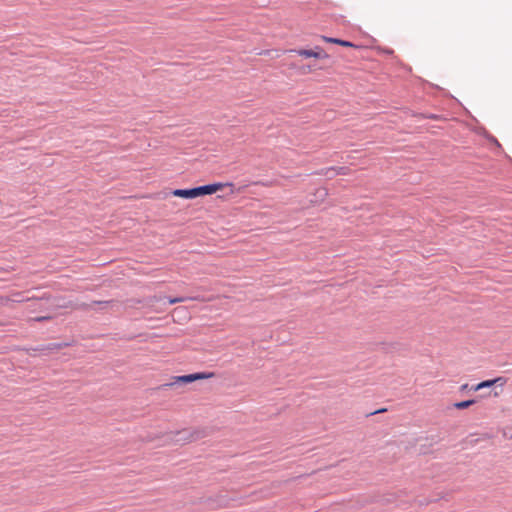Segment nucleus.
Wrapping results in <instances>:
<instances>
[{"label":"nucleus","instance_id":"nucleus-4","mask_svg":"<svg viewBox=\"0 0 512 512\" xmlns=\"http://www.w3.org/2000/svg\"><path fill=\"white\" fill-rule=\"evenodd\" d=\"M505 383H506V379L504 377H497L492 380H486V381L480 382L479 384H477L474 387V391H478L483 388H488L495 384H499L500 386H503V385H505Z\"/></svg>","mask_w":512,"mask_h":512},{"label":"nucleus","instance_id":"nucleus-16","mask_svg":"<svg viewBox=\"0 0 512 512\" xmlns=\"http://www.w3.org/2000/svg\"><path fill=\"white\" fill-rule=\"evenodd\" d=\"M192 439V435H190L189 437H186V440H191Z\"/></svg>","mask_w":512,"mask_h":512},{"label":"nucleus","instance_id":"nucleus-7","mask_svg":"<svg viewBox=\"0 0 512 512\" xmlns=\"http://www.w3.org/2000/svg\"><path fill=\"white\" fill-rule=\"evenodd\" d=\"M293 52L297 53L299 56H303L306 58L314 57V58H321V51L316 50H308V49H300V50H293Z\"/></svg>","mask_w":512,"mask_h":512},{"label":"nucleus","instance_id":"nucleus-3","mask_svg":"<svg viewBox=\"0 0 512 512\" xmlns=\"http://www.w3.org/2000/svg\"><path fill=\"white\" fill-rule=\"evenodd\" d=\"M43 300H49V297H41V298H26V301L27 302H30L29 304V309L32 311V312H36V311H44L45 308L43 307V304H42V301Z\"/></svg>","mask_w":512,"mask_h":512},{"label":"nucleus","instance_id":"nucleus-11","mask_svg":"<svg viewBox=\"0 0 512 512\" xmlns=\"http://www.w3.org/2000/svg\"><path fill=\"white\" fill-rule=\"evenodd\" d=\"M334 172H336V174L339 175H349L351 174V169L347 166H336V170H333Z\"/></svg>","mask_w":512,"mask_h":512},{"label":"nucleus","instance_id":"nucleus-15","mask_svg":"<svg viewBox=\"0 0 512 512\" xmlns=\"http://www.w3.org/2000/svg\"><path fill=\"white\" fill-rule=\"evenodd\" d=\"M21 295H22L21 293H15L14 296H16L17 298L13 299L12 301H14V302H24V301H26V299L20 298Z\"/></svg>","mask_w":512,"mask_h":512},{"label":"nucleus","instance_id":"nucleus-9","mask_svg":"<svg viewBox=\"0 0 512 512\" xmlns=\"http://www.w3.org/2000/svg\"><path fill=\"white\" fill-rule=\"evenodd\" d=\"M324 41L328 42V43H334V44H338V45H341V46H344V47H354L355 45L349 41H345V40H341V39H337V38H329V37H323Z\"/></svg>","mask_w":512,"mask_h":512},{"label":"nucleus","instance_id":"nucleus-14","mask_svg":"<svg viewBox=\"0 0 512 512\" xmlns=\"http://www.w3.org/2000/svg\"><path fill=\"white\" fill-rule=\"evenodd\" d=\"M184 299L183 298H170L169 299V303L170 304H176V303H180V302H183Z\"/></svg>","mask_w":512,"mask_h":512},{"label":"nucleus","instance_id":"nucleus-5","mask_svg":"<svg viewBox=\"0 0 512 512\" xmlns=\"http://www.w3.org/2000/svg\"><path fill=\"white\" fill-rule=\"evenodd\" d=\"M171 194L175 197L185 198V199H193L196 198V193L194 188L191 189H175L171 192Z\"/></svg>","mask_w":512,"mask_h":512},{"label":"nucleus","instance_id":"nucleus-2","mask_svg":"<svg viewBox=\"0 0 512 512\" xmlns=\"http://www.w3.org/2000/svg\"><path fill=\"white\" fill-rule=\"evenodd\" d=\"M225 185L223 183H213L209 185L195 187L196 198L203 195H211L223 189Z\"/></svg>","mask_w":512,"mask_h":512},{"label":"nucleus","instance_id":"nucleus-6","mask_svg":"<svg viewBox=\"0 0 512 512\" xmlns=\"http://www.w3.org/2000/svg\"><path fill=\"white\" fill-rule=\"evenodd\" d=\"M70 346L69 343H50L48 344L47 346H40V347H37L35 348V351H40V352H43V351H53V350H60L64 347H68Z\"/></svg>","mask_w":512,"mask_h":512},{"label":"nucleus","instance_id":"nucleus-12","mask_svg":"<svg viewBox=\"0 0 512 512\" xmlns=\"http://www.w3.org/2000/svg\"><path fill=\"white\" fill-rule=\"evenodd\" d=\"M474 403H475L474 400H466V401L457 402V403L454 404V406L457 409H465V408L470 407Z\"/></svg>","mask_w":512,"mask_h":512},{"label":"nucleus","instance_id":"nucleus-10","mask_svg":"<svg viewBox=\"0 0 512 512\" xmlns=\"http://www.w3.org/2000/svg\"><path fill=\"white\" fill-rule=\"evenodd\" d=\"M332 170H336V167L324 168L321 170L320 174L328 177L329 179H332V178L338 176V174H336V172H334Z\"/></svg>","mask_w":512,"mask_h":512},{"label":"nucleus","instance_id":"nucleus-8","mask_svg":"<svg viewBox=\"0 0 512 512\" xmlns=\"http://www.w3.org/2000/svg\"><path fill=\"white\" fill-rule=\"evenodd\" d=\"M112 301H92L90 304H82L81 308L84 310L94 309L95 305H98L100 309L106 308Z\"/></svg>","mask_w":512,"mask_h":512},{"label":"nucleus","instance_id":"nucleus-1","mask_svg":"<svg viewBox=\"0 0 512 512\" xmlns=\"http://www.w3.org/2000/svg\"><path fill=\"white\" fill-rule=\"evenodd\" d=\"M215 376V373L214 372H198V373H193V374H188V375H183V376H177L175 377V380L176 382H181V383H191V382H194V381H197V380H204V379H210V378H213Z\"/></svg>","mask_w":512,"mask_h":512},{"label":"nucleus","instance_id":"nucleus-13","mask_svg":"<svg viewBox=\"0 0 512 512\" xmlns=\"http://www.w3.org/2000/svg\"><path fill=\"white\" fill-rule=\"evenodd\" d=\"M52 318L53 317L51 315H43V316H37V317L31 318L30 321L44 322V321H49Z\"/></svg>","mask_w":512,"mask_h":512}]
</instances>
